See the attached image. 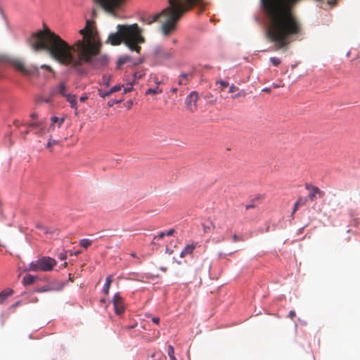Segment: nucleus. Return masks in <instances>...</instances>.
Returning <instances> with one entry per match:
<instances>
[{
  "label": "nucleus",
  "mask_w": 360,
  "mask_h": 360,
  "mask_svg": "<svg viewBox=\"0 0 360 360\" xmlns=\"http://www.w3.org/2000/svg\"><path fill=\"white\" fill-rule=\"evenodd\" d=\"M169 6L162 11V15L167 18L161 26L162 32L165 36L170 35L184 13L193 6L201 4L202 0H169Z\"/></svg>",
  "instance_id": "3"
},
{
  "label": "nucleus",
  "mask_w": 360,
  "mask_h": 360,
  "mask_svg": "<svg viewBox=\"0 0 360 360\" xmlns=\"http://www.w3.org/2000/svg\"><path fill=\"white\" fill-rule=\"evenodd\" d=\"M46 290H48V289H47V288H42L41 290H39V291H40V292H44V291H46Z\"/></svg>",
  "instance_id": "52"
},
{
  "label": "nucleus",
  "mask_w": 360,
  "mask_h": 360,
  "mask_svg": "<svg viewBox=\"0 0 360 360\" xmlns=\"http://www.w3.org/2000/svg\"><path fill=\"white\" fill-rule=\"evenodd\" d=\"M57 264L55 259L50 257H41L32 262L26 269L28 271H51Z\"/></svg>",
  "instance_id": "6"
},
{
  "label": "nucleus",
  "mask_w": 360,
  "mask_h": 360,
  "mask_svg": "<svg viewBox=\"0 0 360 360\" xmlns=\"http://www.w3.org/2000/svg\"><path fill=\"white\" fill-rule=\"evenodd\" d=\"M177 91H178V89H177L176 87H173V88H172V89H171V91H172V93H176V92H177Z\"/></svg>",
  "instance_id": "48"
},
{
  "label": "nucleus",
  "mask_w": 360,
  "mask_h": 360,
  "mask_svg": "<svg viewBox=\"0 0 360 360\" xmlns=\"http://www.w3.org/2000/svg\"><path fill=\"white\" fill-rule=\"evenodd\" d=\"M245 95H246L245 91L244 90H241L239 92H238L237 94L233 95L232 98H240V97H245Z\"/></svg>",
  "instance_id": "29"
},
{
  "label": "nucleus",
  "mask_w": 360,
  "mask_h": 360,
  "mask_svg": "<svg viewBox=\"0 0 360 360\" xmlns=\"http://www.w3.org/2000/svg\"><path fill=\"white\" fill-rule=\"evenodd\" d=\"M305 188L310 191L308 198L311 201L315 200L316 195H319L320 198H323L325 195V193L316 186L307 184H305Z\"/></svg>",
  "instance_id": "10"
},
{
  "label": "nucleus",
  "mask_w": 360,
  "mask_h": 360,
  "mask_svg": "<svg viewBox=\"0 0 360 360\" xmlns=\"http://www.w3.org/2000/svg\"><path fill=\"white\" fill-rule=\"evenodd\" d=\"M53 94H54V92H52L51 95L50 96H49L47 98H39V103H43L44 102V103H49L51 102L52 100H53Z\"/></svg>",
  "instance_id": "24"
},
{
  "label": "nucleus",
  "mask_w": 360,
  "mask_h": 360,
  "mask_svg": "<svg viewBox=\"0 0 360 360\" xmlns=\"http://www.w3.org/2000/svg\"><path fill=\"white\" fill-rule=\"evenodd\" d=\"M162 12L158 14H155L154 15H148L142 18V21L148 25H150L158 20V18L162 16Z\"/></svg>",
  "instance_id": "13"
},
{
  "label": "nucleus",
  "mask_w": 360,
  "mask_h": 360,
  "mask_svg": "<svg viewBox=\"0 0 360 360\" xmlns=\"http://www.w3.org/2000/svg\"><path fill=\"white\" fill-rule=\"evenodd\" d=\"M297 0H261L269 22L268 38L275 44L276 50L287 47L302 34V26L292 11ZM336 0L330 4L334 5Z\"/></svg>",
  "instance_id": "2"
},
{
  "label": "nucleus",
  "mask_w": 360,
  "mask_h": 360,
  "mask_svg": "<svg viewBox=\"0 0 360 360\" xmlns=\"http://www.w3.org/2000/svg\"><path fill=\"white\" fill-rule=\"evenodd\" d=\"M122 87L123 86L120 84L115 85L110 89V93L112 94L117 91H119L122 89Z\"/></svg>",
  "instance_id": "27"
},
{
  "label": "nucleus",
  "mask_w": 360,
  "mask_h": 360,
  "mask_svg": "<svg viewBox=\"0 0 360 360\" xmlns=\"http://www.w3.org/2000/svg\"><path fill=\"white\" fill-rule=\"evenodd\" d=\"M270 61L274 66H278L281 64V60L276 57L270 58Z\"/></svg>",
  "instance_id": "28"
},
{
  "label": "nucleus",
  "mask_w": 360,
  "mask_h": 360,
  "mask_svg": "<svg viewBox=\"0 0 360 360\" xmlns=\"http://www.w3.org/2000/svg\"><path fill=\"white\" fill-rule=\"evenodd\" d=\"M91 244H92V241L90 240L89 239H86V238L82 239L79 241V245L86 249L88 248Z\"/></svg>",
  "instance_id": "20"
},
{
  "label": "nucleus",
  "mask_w": 360,
  "mask_h": 360,
  "mask_svg": "<svg viewBox=\"0 0 360 360\" xmlns=\"http://www.w3.org/2000/svg\"><path fill=\"white\" fill-rule=\"evenodd\" d=\"M131 256L133 257H136V254L135 253H131Z\"/></svg>",
  "instance_id": "54"
},
{
  "label": "nucleus",
  "mask_w": 360,
  "mask_h": 360,
  "mask_svg": "<svg viewBox=\"0 0 360 360\" xmlns=\"http://www.w3.org/2000/svg\"><path fill=\"white\" fill-rule=\"evenodd\" d=\"M198 246V243L197 242H192L190 244H188L186 245V247L184 248V250L180 253V257L181 258L185 257L186 255H190L193 253V250L195 249L196 247Z\"/></svg>",
  "instance_id": "12"
},
{
  "label": "nucleus",
  "mask_w": 360,
  "mask_h": 360,
  "mask_svg": "<svg viewBox=\"0 0 360 360\" xmlns=\"http://www.w3.org/2000/svg\"><path fill=\"white\" fill-rule=\"evenodd\" d=\"M307 202V198H302V197H300L297 199V200L295 202V203H296L297 206L301 207V206L305 205Z\"/></svg>",
  "instance_id": "25"
},
{
  "label": "nucleus",
  "mask_w": 360,
  "mask_h": 360,
  "mask_svg": "<svg viewBox=\"0 0 360 360\" xmlns=\"http://www.w3.org/2000/svg\"><path fill=\"white\" fill-rule=\"evenodd\" d=\"M60 259H62V260L65 259H66V255L60 254Z\"/></svg>",
  "instance_id": "49"
},
{
  "label": "nucleus",
  "mask_w": 360,
  "mask_h": 360,
  "mask_svg": "<svg viewBox=\"0 0 360 360\" xmlns=\"http://www.w3.org/2000/svg\"><path fill=\"white\" fill-rule=\"evenodd\" d=\"M37 228L41 231H42L44 233H49V229L46 227V226H44L41 224H37Z\"/></svg>",
  "instance_id": "31"
},
{
  "label": "nucleus",
  "mask_w": 360,
  "mask_h": 360,
  "mask_svg": "<svg viewBox=\"0 0 360 360\" xmlns=\"http://www.w3.org/2000/svg\"><path fill=\"white\" fill-rule=\"evenodd\" d=\"M121 101H122L121 100L116 101H109L108 105H109V106H112L114 103H119Z\"/></svg>",
  "instance_id": "42"
},
{
  "label": "nucleus",
  "mask_w": 360,
  "mask_h": 360,
  "mask_svg": "<svg viewBox=\"0 0 360 360\" xmlns=\"http://www.w3.org/2000/svg\"><path fill=\"white\" fill-rule=\"evenodd\" d=\"M263 91H269V90L268 89H264Z\"/></svg>",
  "instance_id": "55"
},
{
  "label": "nucleus",
  "mask_w": 360,
  "mask_h": 360,
  "mask_svg": "<svg viewBox=\"0 0 360 360\" xmlns=\"http://www.w3.org/2000/svg\"><path fill=\"white\" fill-rule=\"evenodd\" d=\"M295 315H296L295 311L293 310H291L289 312L288 317L290 319H293L295 316Z\"/></svg>",
  "instance_id": "39"
},
{
  "label": "nucleus",
  "mask_w": 360,
  "mask_h": 360,
  "mask_svg": "<svg viewBox=\"0 0 360 360\" xmlns=\"http://www.w3.org/2000/svg\"><path fill=\"white\" fill-rule=\"evenodd\" d=\"M152 321L153 323H156V324H158L159 322H160V319L158 317H153L152 319Z\"/></svg>",
  "instance_id": "43"
},
{
  "label": "nucleus",
  "mask_w": 360,
  "mask_h": 360,
  "mask_svg": "<svg viewBox=\"0 0 360 360\" xmlns=\"http://www.w3.org/2000/svg\"><path fill=\"white\" fill-rule=\"evenodd\" d=\"M66 101L70 103L71 108L77 110V96L75 94H68L65 97Z\"/></svg>",
  "instance_id": "14"
},
{
  "label": "nucleus",
  "mask_w": 360,
  "mask_h": 360,
  "mask_svg": "<svg viewBox=\"0 0 360 360\" xmlns=\"http://www.w3.org/2000/svg\"><path fill=\"white\" fill-rule=\"evenodd\" d=\"M41 68L46 69V70H48L50 72H54L53 68L50 65H41Z\"/></svg>",
  "instance_id": "33"
},
{
  "label": "nucleus",
  "mask_w": 360,
  "mask_h": 360,
  "mask_svg": "<svg viewBox=\"0 0 360 360\" xmlns=\"http://www.w3.org/2000/svg\"><path fill=\"white\" fill-rule=\"evenodd\" d=\"M112 282V276H108L106 278L105 283V285H104V287H103V292L104 294L108 295L110 287V285H111Z\"/></svg>",
  "instance_id": "16"
},
{
  "label": "nucleus",
  "mask_w": 360,
  "mask_h": 360,
  "mask_svg": "<svg viewBox=\"0 0 360 360\" xmlns=\"http://www.w3.org/2000/svg\"><path fill=\"white\" fill-rule=\"evenodd\" d=\"M57 91L62 96L65 97L68 94L65 93L66 91V86L64 82H60L57 87Z\"/></svg>",
  "instance_id": "17"
},
{
  "label": "nucleus",
  "mask_w": 360,
  "mask_h": 360,
  "mask_svg": "<svg viewBox=\"0 0 360 360\" xmlns=\"http://www.w3.org/2000/svg\"><path fill=\"white\" fill-rule=\"evenodd\" d=\"M165 236H166L165 232H160L158 236H154L153 239L155 240L157 238H158L159 239H162Z\"/></svg>",
  "instance_id": "38"
},
{
  "label": "nucleus",
  "mask_w": 360,
  "mask_h": 360,
  "mask_svg": "<svg viewBox=\"0 0 360 360\" xmlns=\"http://www.w3.org/2000/svg\"><path fill=\"white\" fill-rule=\"evenodd\" d=\"M0 63L8 64L26 77H32L38 74L39 68L34 65L26 66L24 62L18 58L7 55H0Z\"/></svg>",
  "instance_id": "5"
},
{
  "label": "nucleus",
  "mask_w": 360,
  "mask_h": 360,
  "mask_svg": "<svg viewBox=\"0 0 360 360\" xmlns=\"http://www.w3.org/2000/svg\"><path fill=\"white\" fill-rule=\"evenodd\" d=\"M155 84H156L157 85H160V84H161V82H160V81H155Z\"/></svg>",
  "instance_id": "53"
},
{
  "label": "nucleus",
  "mask_w": 360,
  "mask_h": 360,
  "mask_svg": "<svg viewBox=\"0 0 360 360\" xmlns=\"http://www.w3.org/2000/svg\"><path fill=\"white\" fill-rule=\"evenodd\" d=\"M132 63L131 62V58L129 56H122L119 58L117 62V68H120L122 65H123L125 63Z\"/></svg>",
  "instance_id": "15"
},
{
  "label": "nucleus",
  "mask_w": 360,
  "mask_h": 360,
  "mask_svg": "<svg viewBox=\"0 0 360 360\" xmlns=\"http://www.w3.org/2000/svg\"><path fill=\"white\" fill-rule=\"evenodd\" d=\"M132 85H133V84L130 83L129 86L125 87L124 89V94H127V93L131 91L132 90Z\"/></svg>",
  "instance_id": "36"
},
{
  "label": "nucleus",
  "mask_w": 360,
  "mask_h": 360,
  "mask_svg": "<svg viewBox=\"0 0 360 360\" xmlns=\"http://www.w3.org/2000/svg\"><path fill=\"white\" fill-rule=\"evenodd\" d=\"M51 120L52 124L58 122V127H60L62 125V124L64 122L65 117H62L59 120L57 117L53 116L51 118Z\"/></svg>",
  "instance_id": "23"
},
{
  "label": "nucleus",
  "mask_w": 360,
  "mask_h": 360,
  "mask_svg": "<svg viewBox=\"0 0 360 360\" xmlns=\"http://www.w3.org/2000/svg\"><path fill=\"white\" fill-rule=\"evenodd\" d=\"M58 141L56 140L49 139V141L47 143L46 146H47V148H51V146L58 144Z\"/></svg>",
  "instance_id": "32"
},
{
  "label": "nucleus",
  "mask_w": 360,
  "mask_h": 360,
  "mask_svg": "<svg viewBox=\"0 0 360 360\" xmlns=\"http://www.w3.org/2000/svg\"><path fill=\"white\" fill-rule=\"evenodd\" d=\"M219 83L221 85L222 89L227 87L229 86V82L226 81H220Z\"/></svg>",
  "instance_id": "37"
},
{
  "label": "nucleus",
  "mask_w": 360,
  "mask_h": 360,
  "mask_svg": "<svg viewBox=\"0 0 360 360\" xmlns=\"http://www.w3.org/2000/svg\"><path fill=\"white\" fill-rule=\"evenodd\" d=\"M232 239H233V242H238L239 240H240L241 239L236 234H234L233 236H232Z\"/></svg>",
  "instance_id": "40"
},
{
  "label": "nucleus",
  "mask_w": 360,
  "mask_h": 360,
  "mask_svg": "<svg viewBox=\"0 0 360 360\" xmlns=\"http://www.w3.org/2000/svg\"><path fill=\"white\" fill-rule=\"evenodd\" d=\"M238 90V88L237 86H236L235 85L232 84L229 87V93H234V92L237 91Z\"/></svg>",
  "instance_id": "34"
},
{
  "label": "nucleus",
  "mask_w": 360,
  "mask_h": 360,
  "mask_svg": "<svg viewBox=\"0 0 360 360\" xmlns=\"http://www.w3.org/2000/svg\"><path fill=\"white\" fill-rule=\"evenodd\" d=\"M117 29L116 32L109 35L108 41L114 46L124 41L131 51L139 53L141 46L139 44L143 43L144 38L141 36V30L138 25H118Z\"/></svg>",
  "instance_id": "4"
},
{
  "label": "nucleus",
  "mask_w": 360,
  "mask_h": 360,
  "mask_svg": "<svg viewBox=\"0 0 360 360\" xmlns=\"http://www.w3.org/2000/svg\"><path fill=\"white\" fill-rule=\"evenodd\" d=\"M112 304L116 314L121 315L124 312L125 306L123 298L120 296V293L117 292L114 295Z\"/></svg>",
  "instance_id": "9"
},
{
  "label": "nucleus",
  "mask_w": 360,
  "mask_h": 360,
  "mask_svg": "<svg viewBox=\"0 0 360 360\" xmlns=\"http://www.w3.org/2000/svg\"><path fill=\"white\" fill-rule=\"evenodd\" d=\"M87 98H88L87 96H82L79 98V101L81 102H84L87 100Z\"/></svg>",
  "instance_id": "44"
},
{
  "label": "nucleus",
  "mask_w": 360,
  "mask_h": 360,
  "mask_svg": "<svg viewBox=\"0 0 360 360\" xmlns=\"http://www.w3.org/2000/svg\"><path fill=\"white\" fill-rule=\"evenodd\" d=\"M198 100V94L196 91H192L186 98L185 104L188 111L193 112L197 110L196 103Z\"/></svg>",
  "instance_id": "8"
},
{
  "label": "nucleus",
  "mask_w": 360,
  "mask_h": 360,
  "mask_svg": "<svg viewBox=\"0 0 360 360\" xmlns=\"http://www.w3.org/2000/svg\"><path fill=\"white\" fill-rule=\"evenodd\" d=\"M105 11L113 13L115 11L120 8L125 0H94Z\"/></svg>",
  "instance_id": "7"
},
{
  "label": "nucleus",
  "mask_w": 360,
  "mask_h": 360,
  "mask_svg": "<svg viewBox=\"0 0 360 360\" xmlns=\"http://www.w3.org/2000/svg\"><path fill=\"white\" fill-rule=\"evenodd\" d=\"M36 117H37V115H36V114H34V113H32V114L31 115V117H32L33 120H34V119H35V118H36Z\"/></svg>",
  "instance_id": "51"
},
{
  "label": "nucleus",
  "mask_w": 360,
  "mask_h": 360,
  "mask_svg": "<svg viewBox=\"0 0 360 360\" xmlns=\"http://www.w3.org/2000/svg\"><path fill=\"white\" fill-rule=\"evenodd\" d=\"M30 126H31L32 127H40V129H41V130H42V129H44V127L41 126V124H39V123H37V122H32V123H31V124H30Z\"/></svg>",
  "instance_id": "35"
},
{
  "label": "nucleus",
  "mask_w": 360,
  "mask_h": 360,
  "mask_svg": "<svg viewBox=\"0 0 360 360\" xmlns=\"http://www.w3.org/2000/svg\"><path fill=\"white\" fill-rule=\"evenodd\" d=\"M298 207H299V206H297L296 203H295L292 214H294L295 213V212L297 210Z\"/></svg>",
  "instance_id": "46"
},
{
  "label": "nucleus",
  "mask_w": 360,
  "mask_h": 360,
  "mask_svg": "<svg viewBox=\"0 0 360 360\" xmlns=\"http://www.w3.org/2000/svg\"><path fill=\"white\" fill-rule=\"evenodd\" d=\"M79 33L82 39L70 45L49 28H45L33 34L35 41L32 43V49L34 51L45 50L53 59L60 64L70 66L79 75L87 73L83 67L84 63L95 68L106 65L108 58L98 56L101 43L89 21Z\"/></svg>",
  "instance_id": "1"
},
{
  "label": "nucleus",
  "mask_w": 360,
  "mask_h": 360,
  "mask_svg": "<svg viewBox=\"0 0 360 360\" xmlns=\"http://www.w3.org/2000/svg\"><path fill=\"white\" fill-rule=\"evenodd\" d=\"M193 78L191 72H182L176 79L179 86H187Z\"/></svg>",
  "instance_id": "11"
},
{
  "label": "nucleus",
  "mask_w": 360,
  "mask_h": 360,
  "mask_svg": "<svg viewBox=\"0 0 360 360\" xmlns=\"http://www.w3.org/2000/svg\"><path fill=\"white\" fill-rule=\"evenodd\" d=\"M162 93V89L158 86L156 88H150L146 91V94H160Z\"/></svg>",
  "instance_id": "19"
},
{
  "label": "nucleus",
  "mask_w": 360,
  "mask_h": 360,
  "mask_svg": "<svg viewBox=\"0 0 360 360\" xmlns=\"http://www.w3.org/2000/svg\"><path fill=\"white\" fill-rule=\"evenodd\" d=\"M35 281V277L32 275H27L23 278L22 282L24 285H31Z\"/></svg>",
  "instance_id": "18"
},
{
  "label": "nucleus",
  "mask_w": 360,
  "mask_h": 360,
  "mask_svg": "<svg viewBox=\"0 0 360 360\" xmlns=\"http://www.w3.org/2000/svg\"><path fill=\"white\" fill-rule=\"evenodd\" d=\"M167 354L170 360H177L174 356V349L173 346L169 345L167 349Z\"/></svg>",
  "instance_id": "21"
},
{
  "label": "nucleus",
  "mask_w": 360,
  "mask_h": 360,
  "mask_svg": "<svg viewBox=\"0 0 360 360\" xmlns=\"http://www.w3.org/2000/svg\"><path fill=\"white\" fill-rule=\"evenodd\" d=\"M255 205L253 203L248 204L245 206L246 210L255 207Z\"/></svg>",
  "instance_id": "45"
},
{
  "label": "nucleus",
  "mask_w": 360,
  "mask_h": 360,
  "mask_svg": "<svg viewBox=\"0 0 360 360\" xmlns=\"http://www.w3.org/2000/svg\"><path fill=\"white\" fill-rule=\"evenodd\" d=\"M134 80H136V79H137V78H140V77H141V76H140V75H139V76H137V74H136V73H135V74L134 75Z\"/></svg>",
  "instance_id": "50"
},
{
  "label": "nucleus",
  "mask_w": 360,
  "mask_h": 360,
  "mask_svg": "<svg viewBox=\"0 0 360 360\" xmlns=\"http://www.w3.org/2000/svg\"><path fill=\"white\" fill-rule=\"evenodd\" d=\"M111 78L110 75H103L102 78L103 84L105 86H109Z\"/></svg>",
  "instance_id": "26"
},
{
  "label": "nucleus",
  "mask_w": 360,
  "mask_h": 360,
  "mask_svg": "<svg viewBox=\"0 0 360 360\" xmlns=\"http://www.w3.org/2000/svg\"><path fill=\"white\" fill-rule=\"evenodd\" d=\"M13 290H10L9 291L6 292V291H1L0 292V302H2L3 300L6 298L8 296H10L11 295L13 294Z\"/></svg>",
  "instance_id": "22"
},
{
  "label": "nucleus",
  "mask_w": 360,
  "mask_h": 360,
  "mask_svg": "<svg viewBox=\"0 0 360 360\" xmlns=\"http://www.w3.org/2000/svg\"><path fill=\"white\" fill-rule=\"evenodd\" d=\"M172 56H173V53H172V52H167V53L165 55V57H166V58H171Z\"/></svg>",
  "instance_id": "47"
},
{
  "label": "nucleus",
  "mask_w": 360,
  "mask_h": 360,
  "mask_svg": "<svg viewBox=\"0 0 360 360\" xmlns=\"http://www.w3.org/2000/svg\"><path fill=\"white\" fill-rule=\"evenodd\" d=\"M174 232V229H169L167 233H165V234L167 236H171L173 235Z\"/></svg>",
  "instance_id": "41"
},
{
  "label": "nucleus",
  "mask_w": 360,
  "mask_h": 360,
  "mask_svg": "<svg viewBox=\"0 0 360 360\" xmlns=\"http://www.w3.org/2000/svg\"><path fill=\"white\" fill-rule=\"evenodd\" d=\"M98 95L101 97V98H105V97H108L109 96L111 95V94L110 93V90L108 91H103L102 90H99L98 91Z\"/></svg>",
  "instance_id": "30"
}]
</instances>
